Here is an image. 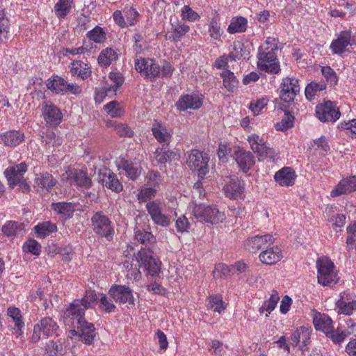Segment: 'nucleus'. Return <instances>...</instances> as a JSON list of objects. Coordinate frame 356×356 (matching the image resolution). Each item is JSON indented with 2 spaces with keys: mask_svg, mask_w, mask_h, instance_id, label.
Listing matches in <instances>:
<instances>
[{
  "mask_svg": "<svg viewBox=\"0 0 356 356\" xmlns=\"http://www.w3.org/2000/svg\"><path fill=\"white\" fill-rule=\"evenodd\" d=\"M65 81L64 79L60 76H55L48 80L47 86L50 90L56 94H64Z\"/></svg>",
  "mask_w": 356,
  "mask_h": 356,
  "instance_id": "obj_50",
  "label": "nucleus"
},
{
  "mask_svg": "<svg viewBox=\"0 0 356 356\" xmlns=\"http://www.w3.org/2000/svg\"><path fill=\"white\" fill-rule=\"evenodd\" d=\"M90 40L95 43H102L106 40V33L102 28L97 26L87 33Z\"/></svg>",
  "mask_w": 356,
  "mask_h": 356,
  "instance_id": "obj_56",
  "label": "nucleus"
},
{
  "mask_svg": "<svg viewBox=\"0 0 356 356\" xmlns=\"http://www.w3.org/2000/svg\"><path fill=\"white\" fill-rule=\"evenodd\" d=\"M97 300L93 291H86L81 299L74 300L63 314V322L66 325L76 327L77 330H70L68 337L80 339L86 344H91L95 337V327L92 323H88L84 318L85 311L92 308Z\"/></svg>",
  "mask_w": 356,
  "mask_h": 356,
  "instance_id": "obj_1",
  "label": "nucleus"
},
{
  "mask_svg": "<svg viewBox=\"0 0 356 356\" xmlns=\"http://www.w3.org/2000/svg\"><path fill=\"white\" fill-rule=\"evenodd\" d=\"M309 339L310 333L309 330L304 327H300L291 334V343L293 346H297L299 343H301L300 348L304 352L307 350Z\"/></svg>",
  "mask_w": 356,
  "mask_h": 356,
  "instance_id": "obj_32",
  "label": "nucleus"
},
{
  "mask_svg": "<svg viewBox=\"0 0 356 356\" xmlns=\"http://www.w3.org/2000/svg\"><path fill=\"white\" fill-rule=\"evenodd\" d=\"M23 229L22 225L15 221L7 222L2 227V232L8 236H13L17 234Z\"/></svg>",
  "mask_w": 356,
  "mask_h": 356,
  "instance_id": "obj_55",
  "label": "nucleus"
},
{
  "mask_svg": "<svg viewBox=\"0 0 356 356\" xmlns=\"http://www.w3.org/2000/svg\"><path fill=\"white\" fill-rule=\"evenodd\" d=\"M293 125V117L288 113H284L282 120L275 124V129L278 131H284Z\"/></svg>",
  "mask_w": 356,
  "mask_h": 356,
  "instance_id": "obj_63",
  "label": "nucleus"
},
{
  "mask_svg": "<svg viewBox=\"0 0 356 356\" xmlns=\"http://www.w3.org/2000/svg\"><path fill=\"white\" fill-rule=\"evenodd\" d=\"M136 261L139 267L142 268L148 275L157 276L161 268V262L148 250H141L138 252Z\"/></svg>",
  "mask_w": 356,
  "mask_h": 356,
  "instance_id": "obj_7",
  "label": "nucleus"
},
{
  "mask_svg": "<svg viewBox=\"0 0 356 356\" xmlns=\"http://www.w3.org/2000/svg\"><path fill=\"white\" fill-rule=\"evenodd\" d=\"M10 21L3 9H0V42H6L9 38Z\"/></svg>",
  "mask_w": 356,
  "mask_h": 356,
  "instance_id": "obj_45",
  "label": "nucleus"
},
{
  "mask_svg": "<svg viewBox=\"0 0 356 356\" xmlns=\"http://www.w3.org/2000/svg\"><path fill=\"white\" fill-rule=\"evenodd\" d=\"M118 58V54L117 51L112 48L107 47L101 51L97 58V61L101 67H107L116 61Z\"/></svg>",
  "mask_w": 356,
  "mask_h": 356,
  "instance_id": "obj_37",
  "label": "nucleus"
},
{
  "mask_svg": "<svg viewBox=\"0 0 356 356\" xmlns=\"http://www.w3.org/2000/svg\"><path fill=\"white\" fill-rule=\"evenodd\" d=\"M34 230L38 237L44 238L57 230V227L55 224L46 221L38 224L34 227Z\"/></svg>",
  "mask_w": 356,
  "mask_h": 356,
  "instance_id": "obj_44",
  "label": "nucleus"
},
{
  "mask_svg": "<svg viewBox=\"0 0 356 356\" xmlns=\"http://www.w3.org/2000/svg\"><path fill=\"white\" fill-rule=\"evenodd\" d=\"M203 96L199 94L182 95L175 106L180 111H185L188 109L196 110L202 106Z\"/></svg>",
  "mask_w": 356,
  "mask_h": 356,
  "instance_id": "obj_21",
  "label": "nucleus"
},
{
  "mask_svg": "<svg viewBox=\"0 0 356 356\" xmlns=\"http://www.w3.org/2000/svg\"><path fill=\"white\" fill-rule=\"evenodd\" d=\"M300 92L298 80L293 77H286L281 84L280 97L286 102L293 101L296 95Z\"/></svg>",
  "mask_w": 356,
  "mask_h": 356,
  "instance_id": "obj_19",
  "label": "nucleus"
},
{
  "mask_svg": "<svg viewBox=\"0 0 356 356\" xmlns=\"http://www.w3.org/2000/svg\"><path fill=\"white\" fill-rule=\"evenodd\" d=\"M186 164L192 170L197 172L198 177L204 178L208 174L209 156L197 149H193L186 154Z\"/></svg>",
  "mask_w": 356,
  "mask_h": 356,
  "instance_id": "obj_5",
  "label": "nucleus"
},
{
  "mask_svg": "<svg viewBox=\"0 0 356 356\" xmlns=\"http://www.w3.org/2000/svg\"><path fill=\"white\" fill-rule=\"evenodd\" d=\"M72 184L83 188H89L91 186V179L85 172L74 169Z\"/></svg>",
  "mask_w": 356,
  "mask_h": 356,
  "instance_id": "obj_52",
  "label": "nucleus"
},
{
  "mask_svg": "<svg viewBox=\"0 0 356 356\" xmlns=\"http://www.w3.org/2000/svg\"><path fill=\"white\" fill-rule=\"evenodd\" d=\"M312 316L315 328L329 335L333 330L332 319L327 314H321L316 311L312 312Z\"/></svg>",
  "mask_w": 356,
  "mask_h": 356,
  "instance_id": "obj_28",
  "label": "nucleus"
},
{
  "mask_svg": "<svg viewBox=\"0 0 356 356\" xmlns=\"http://www.w3.org/2000/svg\"><path fill=\"white\" fill-rule=\"evenodd\" d=\"M283 257L282 252L278 246L268 247L262 250L259 255L261 262L266 265H273Z\"/></svg>",
  "mask_w": 356,
  "mask_h": 356,
  "instance_id": "obj_27",
  "label": "nucleus"
},
{
  "mask_svg": "<svg viewBox=\"0 0 356 356\" xmlns=\"http://www.w3.org/2000/svg\"><path fill=\"white\" fill-rule=\"evenodd\" d=\"M171 204L172 205L168 207L165 213H163L159 202L151 201L146 204L147 211L155 225L163 227L170 225L172 217L177 216L175 210L177 204L176 201H172Z\"/></svg>",
  "mask_w": 356,
  "mask_h": 356,
  "instance_id": "obj_2",
  "label": "nucleus"
},
{
  "mask_svg": "<svg viewBox=\"0 0 356 356\" xmlns=\"http://www.w3.org/2000/svg\"><path fill=\"white\" fill-rule=\"evenodd\" d=\"M278 41L274 37H268L262 43L258 49V53H269L277 54L278 51Z\"/></svg>",
  "mask_w": 356,
  "mask_h": 356,
  "instance_id": "obj_48",
  "label": "nucleus"
},
{
  "mask_svg": "<svg viewBox=\"0 0 356 356\" xmlns=\"http://www.w3.org/2000/svg\"><path fill=\"white\" fill-rule=\"evenodd\" d=\"M296 178L295 171L289 167H284L280 169L274 175L275 181L280 186L286 187L293 186Z\"/></svg>",
  "mask_w": 356,
  "mask_h": 356,
  "instance_id": "obj_31",
  "label": "nucleus"
},
{
  "mask_svg": "<svg viewBox=\"0 0 356 356\" xmlns=\"http://www.w3.org/2000/svg\"><path fill=\"white\" fill-rule=\"evenodd\" d=\"M113 126L120 136L131 137L134 135V131L127 124L115 122Z\"/></svg>",
  "mask_w": 356,
  "mask_h": 356,
  "instance_id": "obj_64",
  "label": "nucleus"
},
{
  "mask_svg": "<svg viewBox=\"0 0 356 356\" xmlns=\"http://www.w3.org/2000/svg\"><path fill=\"white\" fill-rule=\"evenodd\" d=\"M42 142L47 150L50 151L51 147L59 146L62 144V139L52 131H47L42 136Z\"/></svg>",
  "mask_w": 356,
  "mask_h": 356,
  "instance_id": "obj_51",
  "label": "nucleus"
},
{
  "mask_svg": "<svg viewBox=\"0 0 356 356\" xmlns=\"http://www.w3.org/2000/svg\"><path fill=\"white\" fill-rule=\"evenodd\" d=\"M116 307L111 299L106 295L102 294L99 299V309L106 312L111 313L115 311Z\"/></svg>",
  "mask_w": 356,
  "mask_h": 356,
  "instance_id": "obj_62",
  "label": "nucleus"
},
{
  "mask_svg": "<svg viewBox=\"0 0 356 356\" xmlns=\"http://www.w3.org/2000/svg\"><path fill=\"white\" fill-rule=\"evenodd\" d=\"M248 27V20L243 17H235L231 20L227 28V32L230 34L245 32Z\"/></svg>",
  "mask_w": 356,
  "mask_h": 356,
  "instance_id": "obj_42",
  "label": "nucleus"
},
{
  "mask_svg": "<svg viewBox=\"0 0 356 356\" xmlns=\"http://www.w3.org/2000/svg\"><path fill=\"white\" fill-rule=\"evenodd\" d=\"M138 11L131 6H125L123 13L120 10L114 12L113 17L116 24L121 27L134 25L138 18Z\"/></svg>",
  "mask_w": 356,
  "mask_h": 356,
  "instance_id": "obj_15",
  "label": "nucleus"
},
{
  "mask_svg": "<svg viewBox=\"0 0 356 356\" xmlns=\"http://www.w3.org/2000/svg\"><path fill=\"white\" fill-rule=\"evenodd\" d=\"M124 78L119 72H111L108 74V79L101 90L97 91L95 99L96 102H101L103 97L115 95L116 90L122 85Z\"/></svg>",
  "mask_w": 356,
  "mask_h": 356,
  "instance_id": "obj_8",
  "label": "nucleus"
},
{
  "mask_svg": "<svg viewBox=\"0 0 356 356\" xmlns=\"http://www.w3.org/2000/svg\"><path fill=\"white\" fill-rule=\"evenodd\" d=\"M235 160L243 172H248L255 164L253 154L248 151L239 149L235 152Z\"/></svg>",
  "mask_w": 356,
  "mask_h": 356,
  "instance_id": "obj_30",
  "label": "nucleus"
},
{
  "mask_svg": "<svg viewBox=\"0 0 356 356\" xmlns=\"http://www.w3.org/2000/svg\"><path fill=\"white\" fill-rule=\"evenodd\" d=\"M135 69L142 76L154 78L160 74V67L153 59L139 58L135 60Z\"/></svg>",
  "mask_w": 356,
  "mask_h": 356,
  "instance_id": "obj_13",
  "label": "nucleus"
},
{
  "mask_svg": "<svg viewBox=\"0 0 356 356\" xmlns=\"http://www.w3.org/2000/svg\"><path fill=\"white\" fill-rule=\"evenodd\" d=\"M208 32L209 36L214 40L221 41L224 30L221 27L220 20L217 17L211 19L209 24Z\"/></svg>",
  "mask_w": 356,
  "mask_h": 356,
  "instance_id": "obj_43",
  "label": "nucleus"
},
{
  "mask_svg": "<svg viewBox=\"0 0 356 356\" xmlns=\"http://www.w3.org/2000/svg\"><path fill=\"white\" fill-rule=\"evenodd\" d=\"M220 76L223 80V85L228 91L233 92L237 87L238 81L234 73L228 70H223Z\"/></svg>",
  "mask_w": 356,
  "mask_h": 356,
  "instance_id": "obj_47",
  "label": "nucleus"
},
{
  "mask_svg": "<svg viewBox=\"0 0 356 356\" xmlns=\"http://www.w3.org/2000/svg\"><path fill=\"white\" fill-rule=\"evenodd\" d=\"M176 154L166 147L157 148L152 157L154 165H162L175 159Z\"/></svg>",
  "mask_w": 356,
  "mask_h": 356,
  "instance_id": "obj_35",
  "label": "nucleus"
},
{
  "mask_svg": "<svg viewBox=\"0 0 356 356\" xmlns=\"http://www.w3.org/2000/svg\"><path fill=\"white\" fill-rule=\"evenodd\" d=\"M97 179L99 183L113 191L119 193L122 191V185L116 176L108 169L100 170Z\"/></svg>",
  "mask_w": 356,
  "mask_h": 356,
  "instance_id": "obj_24",
  "label": "nucleus"
},
{
  "mask_svg": "<svg viewBox=\"0 0 356 356\" xmlns=\"http://www.w3.org/2000/svg\"><path fill=\"white\" fill-rule=\"evenodd\" d=\"M56 184L52 175L48 172L38 175L35 179V186L38 191H49Z\"/></svg>",
  "mask_w": 356,
  "mask_h": 356,
  "instance_id": "obj_39",
  "label": "nucleus"
},
{
  "mask_svg": "<svg viewBox=\"0 0 356 356\" xmlns=\"http://www.w3.org/2000/svg\"><path fill=\"white\" fill-rule=\"evenodd\" d=\"M356 191V176L343 179L330 192L332 197L347 194Z\"/></svg>",
  "mask_w": 356,
  "mask_h": 356,
  "instance_id": "obj_29",
  "label": "nucleus"
},
{
  "mask_svg": "<svg viewBox=\"0 0 356 356\" xmlns=\"http://www.w3.org/2000/svg\"><path fill=\"white\" fill-rule=\"evenodd\" d=\"M24 135L19 131H6L0 135V143L5 146L15 147L24 140Z\"/></svg>",
  "mask_w": 356,
  "mask_h": 356,
  "instance_id": "obj_33",
  "label": "nucleus"
},
{
  "mask_svg": "<svg viewBox=\"0 0 356 356\" xmlns=\"http://www.w3.org/2000/svg\"><path fill=\"white\" fill-rule=\"evenodd\" d=\"M257 67L269 74H278L281 69L277 54L257 53Z\"/></svg>",
  "mask_w": 356,
  "mask_h": 356,
  "instance_id": "obj_11",
  "label": "nucleus"
},
{
  "mask_svg": "<svg viewBox=\"0 0 356 356\" xmlns=\"http://www.w3.org/2000/svg\"><path fill=\"white\" fill-rule=\"evenodd\" d=\"M354 40L350 31H342L336 34V38L330 44V49L334 54L341 55L348 46L353 45Z\"/></svg>",
  "mask_w": 356,
  "mask_h": 356,
  "instance_id": "obj_16",
  "label": "nucleus"
},
{
  "mask_svg": "<svg viewBox=\"0 0 356 356\" xmlns=\"http://www.w3.org/2000/svg\"><path fill=\"white\" fill-rule=\"evenodd\" d=\"M91 227L94 232L101 237L111 241L114 228L109 218L102 211L96 212L91 218Z\"/></svg>",
  "mask_w": 356,
  "mask_h": 356,
  "instance_id": "obj_6",
  "label": "nucleus"
},
{
  "mask_svg": "<svg viewBox=\"0 0 356 356\" xmlns=\"http://www.w3.org/2000/svg\"><path fill=\"white\" fill-rule=\"evenodd\" d=\"M58 329V326L52 318H44L34 325L31 339L33 342H37L41 339L42 334L46 337L57 334Z\"/></svg>",
  "mask_w": 356,
  "mask_h": 356,
  "instance_id": "obj_10",
  "label": "nucleus"
},
{
  "mask_svg": "<svg viewBox=\"0 0 356 356\" xmlns=\"http://www.w3.org/2000/svg\"><path fill=\"white\" fill-rule=\"evenodd\" d=\"M152 131L158 142L161 143L170 142L171 138L170 131L164 124L155 121L152 124Z\"/></svg>",
  "mask_w": 356,
  "mask_h": 356,
  "instance_id": "obj_36",
  "label": "nucleus"
},
{
  "mask_svg": "<svg viewBox=\"0 0 356 356\" xmlns=\"http://www.w3.org/2000/svg\"><path fill=\"white\" fill-rule=\"evenodd\" d=\"M316 113L322 122H335L341 115L337 104L330 101L316 106Z\"/></svg>",
  "mask_w": 356,
  "mask_h": 356,
  "instance_id": "obj_14",
  "label": "nucleus"
},
{
  "mask_svg": "<svg viewBox=\"0 0 356 356\" xmlns=\"http://www.w3.org/2000/svg\"><path fill=\"white\" fill-rule=\"evenodd\" d=\"M279 300L280 297L276 292L271 294L269 299L265 301L262 307L259 309L260 314H263L264 311L267 312L268 314H270V312L275 309Z\"/></svg>",
  "mask_w": 356,
  "mask_h": 356,
  "instance_id": "obj_58",
  "label": "nucleus"
},
{
  "mask_svg": "<svg viewBox=\"0 0 356 356\" xmlns=\"http://www.w3.org/2000/svg\"><path fill=\"white\" fill-rule=\"evenodd\" d=\"M116 165L120 170L126 172V175L133 179H136L142 172L140 161L134 160H128L125 157L120 156L115 161Z\"/></svg>",
  "mask_w": 356,
  "mask_h": 356,
  "instance_id": "obj_17",
  "label": "nucleus"
},
{
  "mask_svg": "<svg viewBox=\"0 0 356 356\" xmlns=\"http://www.w3.org/2000/svg\"><path fill=\"white\" fill-rule=\"evenodd\" d=\"M249 55V51L245 45L241 41H234L230 46L229 57L232 60L246 58Z\"/></svg>",
  "mask_w": 356,
  "mask_h": 356,
  "instance_id": "obj_40",
  "label": "nucleus"
},
{
  "mask_svg": "<svg viewBox=\"0 0 356 356\" xmlns=\"http://www.w3.org/2000/svg\"><path fill=\"white\" fill-rule=\"evenodd\" d=\"M325 85L323 83H318L316 82H312L308 84L305 88V96L309 101L312 100L316 95L318 92L322 91L325 89Z\"/></svg>",
  "mask_w": 356,
  "mask_h": 356,
  "instance_id": "obj_59",
  "label": "nucleus"
},
{
  "mask_svg": "<svg viewBox=\"0 0 356 356\" xmlns=\"http://www.w3.org/2000/svg\"><path fill=\"white\" fill-rule=\"evenodd\" d=\"M70 67L72 75L77 76L82 79L89 77L91 74L90 67L87 63L81 60L73 61Z\"/></svg>",
  "mask_w": 356,
  "mask_h": 356,
  "instance_id": "obj_38",
  "label": "nucleus"
},
{
  "mask_svg": "<svg viewBox=\"0 0 356 356\" xmlns=\"http://www.w3.org/2000/svg\"><path fill=\"white\" fill-rule=\"evenodd\" d=\"M189 26L185 24H177L175 26L173 31L168 32L165 37L168 40L179 41L186 33L189 31Z\"/></svg>",
  "mask_w": 356,
  "mask_h": 356,
  "instance_id": "obj_49",
  "label": "nucleus"
},
{
  "mask_svg": "<svg viewBox=\"0 0 356 356\" xmlns=\"http://www.w3.org/2000/svg\"><path fill=\"white\" fill-rule=\"evenodd\" d=\"M108 294L116 302L134 305L132 290L125 285H113L108 291Z\"/></svg>",
  "mask_w": 356,
  "mask_h": 356,
  "instance_id": "obj_18",
  "label": "nucleus"
},
{
  "mask_svg": "<svg viewBox=\"0 0 356 356\" xmlns=\"http://www.w3.org/2000/svg\"><path fill=\"white\" fill-rule=\"evenodd\" d=\"M213 274L215 277L232 276L233 275L232 267L225 264H218L216 266Z\"/></svg>",
  "mask_w": 356,
  "mask_h": 356,
  "instance_id": "obj_60",
  "label": "nucleus"
},
{
  "mask_svg": "<svg viewBox=\"0 0 356 356\" xmlns=\"http://www.w3.org/2000/svg\"><path fill=\"white\" fill-rule=\"evenodd\" d=\"M275 242V238L271 234L257 235L248 238L245 243V248L250 252H257L259 250H265Z\"/></svg>",
  "mask_w": 356,
  "mask_h": 356,
  "instance_id": "obj_20",
  "label": "nucleus"
},
{
  "mask_svg": "<svg viewBox=\"0 0 356 356\" xmlns=\"http://www.w3.org/2000/svg\"><path fill=\"white\" fill-rule=\"evenodd\" d=\"M104 108L107 114L112 118H120L124 112L122 105L115 101L109 102Z\"/></svg>",
  "mask_w": 356,
  "mask_h": 356,
  "instance_id": "obj_53",
  "label": "nucleus"
},
{
  "mask_svg": "<svg viewBox=\"0 0 356 356\" xmlns=\"http://www.w3.org/2000/svg\"><path fill=\"white\" fill-rule=\"evenodd\" d=\"M74 6L73 0H58L54 7L55 15L59 20H63L71 13Z\"/></svg>",
  "mask_w": 356,
  "mask_h": 356,
  "instance_id": "obj_34",
  "label": "nucleus"
},
{
  "mask_svg": "<svg viewBox=\"0 0 356 356\" xmlns=\"http://www.w3.org/2000/svg\"><path fill=\"white\" fill-rule=\"evenodd\" d=\"M181 17L183 20L195 22L199 20L200 15L194 11L189 6H184L181 10Z\"/></svg>",
  "mask_w": 356,
  "mask_h": 356,
  "instance_id": "obj_61",
  "label": "nucleus"
},
{
  "mask_svg": "<svg viewBox=\"0 0 356 356\" xmlns=\"http://www.w3.org/2000/svg\"><path fill=\"white\" fill-rule=\"evenodd\" d=\"M7 315L12 319L14 323L13 330L15 337L22 339L24 327V321L20 309L15 307H10L7 309Z\"/></svg>",
  "mask_w": 356,
  "mask_h": 356,
  "instance_id": "obj_26",
  "label": "nucleus"
},
{
  "mask_svg": "<svg viewBox=\"0 0 356 356\" xmlns=\"http://www.w3.org/2000/svg\"><path fill=\"white\" fill-rule=\"evenodd\" d=\"M52 209L65 218H70L75 211L76 205L72 202H57L51 204Z\"/></svg>",
  "mask_w": 356,
  "mask_h": 356,
  "instance_id": "obj_41",
  "label": "nucleus"
},
{
  "mask_svg": "<svg viewBox=\"0 0 356 356\" xmlns=\"http://www.w3.org/2000/svg\"><path fill=\"white\" fill-rule=\"evenodd\" d=\"M135 238L144 245L150 244L155 241V238L151 232L142 231L138 227L135 229Z\"/></svg>",
  "mask_w": 356,
  "mask_h": 356,
  "instance_id": "obj_54",
  "label": "nucleus"
},
{
  "mask_svg": "<svg viewBox=\"0 0 356 356\" xmlns=\"http://www.w3.org/2000/svg\"><path fill=\"white\" fill-rule=\"evenodd\" d=\"M42 115L49 126H56L61 122L63 113L52 104L46 103L42 106Z\"/></svg>",
  "mask_w": 356,
  "mask_h": 356,
  "instance_id": "obj_25",
  "label": "nucleus"
},
{
  "mask_svg": "<svg viewBox=\"0 0 356 356\" xmlns=\"http://www.w3.org/2000/svg\"><path fill=\"white\" fill-rule=\"evenodd\" d=\"M247 140L249 143L251 149L256 154L259 158H269L270 159L274 160L275 157V152L266 145L265 139L256 134H252L247 138Z\"/></svg>",
  "mask_w": 356,
  "mask_h": 356,
  "instance_id": "obj_9",
  "label": "nucleus"
},
{
  "mask_svg": "<svg viewBox=\"0 0 356 356\" xmlns=\"http://www.w3.org/2000/svg\"><path fill=\"white\" fill-rule=\"evenodd\" d=\"M268 102V99L267 98L262 97L251 102L249 105V108L252 112L253 115L257 116L261 113L263 109L266 108Z\"/></svg>",
  "mask_w": 356,
  "mask_h": 356,
  "instance_id": "obj_57",
  "label": "nucleus"
},
{
  "mask_svg": "<svg viewBox=\"0 0 356 356\" xmlns=\"http://www.w3.org/2000/svg\"><path fill=\"white\" fill-rule=\"evenodd\" d=\"M225 181L224 191L227 197L238 199L243 197L244 193L243 181L235 176L227 177Z\"/></svg>",
  "mask_w": 356,
  "mask_h": 356,
  "instance_id": "obj_23",
  "label": "nucleus"
},
{
  "mask_svg": "<svg viewBox=\"0 0 356 356\" xmlns=\"http://www.w3.org/2000/svg\"><path fill=\"white\" fill-rule=\"evenodd\" d=\"M335 309L338 314L351 315L356 309V296L349 291L340 293L335 302Z\"/></svg>",
  "mask_w": 356,
  "mask_h": 356,
  "instance_id": "obj_12",
  "label": "nucleus"
},
{
  "mask_svg": "<svg viewBox=\"0 0 356 356\" xmlns=\"http://www.w3.org/2000/svg\"><path fill=\"white\" fill-rule=\"evenodd\" d=\"M318 282L323 286L337 282L339 277L334 271L333 262L326 257H322L316 261Z\"/></svg>",
  "mask_w": 356,
  "mask_h": 356,
  "instance_id": "obj_4",
  "label": "nucleus"
},
{
  "mask_svg": "<svg viewBox=\"0 0 356 356\" xmlns=\"http://www.w3.org/2000/svg\"><path fill=\"white\" fill-rule=\"evenodd\" d=\"M191 212L195 218L212 225L222 222L226 218L225 213L216 207L204 204H195Z\"/></svg>",
  "mask_w": 356,
  "mask_h": 356,
  "instance_id": "obj_3",
  "label": "nucleus"
},
{
  "mask_svg": "<svg viewBox=\"0 0 356 356\" xmlns=\"http://www.w3.org/2000/svg\"><path fill=\"white\" fill-rule=\"evenodd\" d=\"M207 307L213 309L214 312L220 314L226 308V303L222 300V298L220 295H213L210 296L207 300Z\"/></svg>",
  "mask_w": 356,
  "mask_h": 356,
  "instance_id": "obj_46",
  "label": "nucleus"
},
{
  "mask_svg": "<svg viewBox=\"0 0 356 356\" xmlns=\"http://www.w3.org/2000/svg\"><path fill=\"white\" fill-rule=\"evenodd\" d=\"M27 171V165L25 163L9 166L4 171V175L8 180V184L13 187L24 181V175Z\"/></svg>",
  "mask_w": 356,
  "mask_h": 356,
  "instance_id": "obj_22",
  "label": "nucleus"
}]
</instances>
